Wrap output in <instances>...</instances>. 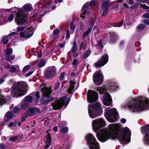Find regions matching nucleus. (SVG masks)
I'll return each mask as SVG.
<instances>
[{
    "label": "nucleus",
    "mask_w": 149,
    "mask_h": 149,
    "mask_svg": "<svg viewBox=\"0 0 149 149\" xmlns=\"http://www.w3.org/2000/svg\"><path fill=\"white\" fill-rule=\"evenodd\" d=\"M120 127L117 124L109 125L105 130H102L100 133H97L98 139L102 142H104L109 139H115L118 138L122 143H129L130 141L131 135L130 130L127 127L124 128L122 133L119 134L118 132Z\"/></svg>",
    "instance_id": "1"
},
{
    "label": "nucleus",
    "mask_w": 149,
    "mask_h": 149,
    "mask_svg": "<svg viewBox=\"0 0 149 149\" xmlns=\"http://www.w3.org/2000/svg\"><path fill=\"white\" fill-rule=\"evenodd\" d=\"M149 100L145 97L139 96L132 99L127 104L126 106L133 112L142 111L148 107Z\"/></svg>",
    "instance_id": "2"
},
{
    "label": "nucleus",
    "mask_w": 149,
    "mask_h": 149,
    "mask_svg": "<svg viewBox=\"0 0 149 149\" xmlns=\"http://www.w3.org/2000/svg\"><path fill=\"white\" fill-rule=\"evenodd\" d=\"M28 86L25 82L19 81L15 83L11 88V95L15 97L25 95L27 91Z\"/></svg>",
    "instance_id": "3"
},
{
    "label": "nucleus",
    "mask_w": 149,
    "mask_h": 149,
    "mask_svg": "<svg viewBox=\"0 0 149 149\" xmlns=\"http://www.w3.org/2000/svg\"><path fill=\"white\" fill-rule=\"evenodd\" d=\"M88 111L90 117L94 118L100 115L101 112H102V108L100 103L97 102L93 105H89Z\"/></svg>",
    "instance_id": "4"
},
{
    "label": "nucleus",
    "mask_w": 149,
    "mask_h": 149,
    "mask_svg": "<svg viewBox=\"0 0 149 149\" xmlns=\"http://www.w3.org/2000/svg\"><path fill=\"white\" fill-rule=\"evenodd\" d=\"M46 85V83L42 84L41 85L40 87L42 88V91L44 96L46 97H43L41 100L42 103L44 104H47L49 101L54 100V98L52 97L51 95V89L49 88H47L45 86Z\"/></svg>",
    "instance_id": "5"
},
{
    "label": "nucleus",
    "mask_w": 149,
    "mask_h": 149,
    "mask_svg": "<svg viewBox=\"0 0 149 149\" xmlns=\"http://www.w3.org/2000/svg\"><path fill=\"white\" fill-rule=\"evenodd\" d=\"M117 115L116 110L114 108H107L105 110V117L109 122H113L116 121L115 116H117Z\"/></svg>",
    "instance_id": "6"
},
{
    "label": "nucleus",
    "mask_w": 149,
    "mask_h": 149,
    "mask_svg": "<svg viewBox=\"0 0 149 149\" xmlns=\"http://www.w3.org/2000/svg\"><path fill=\"white\" fill-rule=\"evenodd\" d=\"M86 138L91 149H99V145L93 135L88 134L86 136Z\"/></svg>",
    "instance_id": "7"
},
{
    "label": "nucleus",
    "mask_w": 149,
    "mask_h": 149,
    "mask_svg": "<svg viewBox=\"0 0 149 149\" xmlns=\"http://www.w3.org/2000/svg\"><path fill=\"white\" fill-rule=\"evenodd\" d=\"M66 99L67 97L64 96L58 100H57L54 103H52V106L53 109L54 110H56L62 108L64 105V103H65V107H66L70 101V99L66 100Z\"/></svg>",
    "instance_id": "8"
},
{
    "label": "nucleus",
    "mask_w": 149,
    "mask_h": 149,
    "mask_svg": "<svg viewBox=\"0 0 149 149\" xmlns=\"http://www.w3.org/2000/svg\"><path fill=\"white\" fill-rule=\"evenodd\" d=\"M15 21L18 25H22L28 21L27 17L24 14L21 9H19Z\"/></svg>",
    "instance_id": "9"
},
{
    "label": "nucleus",
    "mask_w": 149,
    "mask_h": 149,
    "mask_svg": "<svg viewBox=\"0 0 149 149\" xmlns=\"http://www.w3.org/2000/svg\"><path fill=\"white\" fill-rule=\"evenodd\" d=\"M105 125V122L103 119H96L93 120L92 128L94 131L96 132L101 127L104 126Z\"/></svg>",
    "instance_id": "10"
},
{
    "label": "nucleus",
    "mask_w": 149,
    "mask_h": 149,
    "mask_svg": "<svg viewBox=\"0 0 149 149\" xmlns=\"http://www.w3.org/2000/svg\"><path fill=\"white\" fill-rule=\"evenodd\" d=\"M93 80L95 84L97 86L101 85L103 81V76L101 70L96 71L93 77Z\"/></svg>",
    "instance_id": "11"
},
{
    "label": "nucleus",
    "mask_w": 149,
    "mask_h": 149,
    "mask_svg": "<svg viewBox=\"0 0 149 149\" xmlns=\"http://www.w3.org/2000/svg\"><path fill=\"white\" fill-rule=\"evenodd\" d=\"M98 97L97 93L94 91L89 90L87 94V100L89 102H94L98 99Z\"/></svg>",
    "instance_id": "12"
},
{
    "label": "nucleus",
    "mask_w": 149,
    "mask_h": 149,
    "mask_svg": "<svg viewBox=\"0 0 149 149\" xmlns=\"http://www.w3.org/2000/svg\"><path fill=\"white\" fill-rule=\"evenodd\" d=\"M142 133L145 135L143 139L144 143L146 144H149V125L143 127L141 128Z\"/></svg>",
    "instance_id": "13"
},
{
    "label": "nucleus",
    "mask_w": 149,
    "mask_h": 149,
    "mask_svg": "<svg viewBox=\"0 0 149 149\" xmlns=\"http://www.w3.org/2000/svg\"><path fill=\"white\" fill-rule=\"evenodd\" d=\"M33 29L32 27L28 29L27 30L21 32L19 35L21 38L28 39L31 37L33 34Z\"/></svg>",
    "instance_id": "14"
},
{
    "label": "nucleus",
    "mask_w": 149,
    "mask_h": 149,
    "mask_svg": "<svg viewBox=\"0 0 149 149\" xmlns=\"http://www.w3.org/2000/svg\"><path fill=\"white\" fill-rule=\"evenodd\" d=\"M108 59V57L107 55L105 54L97 62L95 63V67L97 68L103 66L107 63Z\"/></svg>",
    "instance_id": "15"
},
{
    "label": "nucleus",
    "mask_w": 149,
    "mask_h": 149,
    "mask_svg": "<svg viewBox=\"0 0 149 149\" xmlns=\"http://www.w3.org/2000/svg\"><path fill=\"white\" fill-rule=\"evenodd\" d=\"M40 112V109L36 107L30 108L26 111L25 115L26 116H32Z\"/></svg>",
    "instance_id": "16"
},
{
    "label": "nucleus",
    "mask_w": 149,
    "mask_h": 149,
    "mask_svg": "<svg viewBox=\"0 0 149 149\" xmlns=\"http://www.w3.org/2000/svg\"><path fill=\"white\" fill-rule=\"evenodd\" d=\"M103 103L104 105L109 106L112 103L111 98L109 93H105L103 96Z\"/></svg>",
    "instance_id": "17"
},
{
    "label": "nucleus",
    "mask_w": 149,
    "mask_h": 149,
    "mask_svg": "<svg viewBox=\"0 0 149 149\" xmlns=\"http://www.w3.org/2000/svg\"><path fill=\"white\" fill-rule=\"evenodd\" d=\"M56 69L54 67H53L52 68L46 70L44 74L45 77L47 79H49L51 76L52 73L56 72Z\"/></svg>",
    "instance_id": "18"
},
{
    "label": "nucleus",
    "mask_w": 149,
    "mask_h": 149,
    "mask_svg": "<svg viewBox=\"0 0 149 149\" xmlns=\"http://www.w3.org/2000/svg\"><path fill=\"white\" fill-rule=\"evenodd\" d=\"M46 133L47 134V138L46 141V145L45 147V149H46L50 146L52 141V139L49 133V130H47L46 131Z\"/></svg>",
    "instance_id": "19"
},
{
    "label": "nucleus",
    "mask_w": 149,
    "mask_h": 149,
    "mask_svg": "<svg viewBox=\"0 0 149 149\" xmlns=\"http://www.w3.org/2000/svg\"><path fill=\"white\" fill-rule=\"evenodd\" d=\"M88 4L87 3H85L83 7L81 10V14L80 16L84 18L85 17V15H88V12L87 11L88 10Z\"/></svg>",
    "instance_id": "20"
},
{
    "label": "nucleus",
    "mask_w": 149,
    "mask_h": 149,
    "mask_svg": "<svg viewBox=\"0 0 149 149\" xmlns=\"http://www.w3.org/2000/svg\"><path fill=\"white\" fill-rule=\"evenodd\" d=\"M13 116V114L12 112L8 111L5 114L4 120L6 122L8 121Z\"/></svg>",
    "instance_id": "21"
},
{
    "label": "nucleus",
    "mask_w": 149,
    "mask_h": 149,
    "mask_svg": "<svg viewBox=\"0 0 149 149\" xmlns=\"http://www.w3.org/2000/svg\"><path fill=\"white\" fill-rule=\"evenodd\" d=\"M60 126L62 127V128L61 130V132L63 133H65L67 132L68 131V128L67 127H63V125H66V123L65 121H62L60 123Z\"/></svg>",
    "instance_id": "22"
},
{
    "label": "nucleus",
    "mask_w": 149,
    "mask_h": 149,
    "mask_svg": "<svg viewBox=\"0 0 149 149\" xmlns=\"http://www.w3.org/2000/svg\"><path fill=\"white\" fill-rule=\"evenodd\" d=\"M75 83L74 81H70V85L69 88L68 89V93H71L73 91L74 89V85Z\"/></svg>",
    "instance_id": "23"
},
{
    "label": "nucleus",
    "mask_w": 149,
    "mask_h": 149,
    "mask_svg": "<svg viewBox=\"0 0 149 149\" xmlns=\"http://www.w3.org/2000/svg\"><path fill=\"white\" fill-rule=\"evenodd\" d=\"M97 90L100 94H103L106 91V87L103 85L102 87H97Z\"/></svg>",
    "instance_id": "24"
},
{
    "label": "nucleus",
    "mask_w": 149,
    "mask_h": 149,
    "mask_svg": "<svg viewBox=\"0 0 149 149\" xmlns=\"http://www.w3.org/2000/svg\"><path fill=\"white\" fill-rule=\"evenodd\" d=\"M92 27L89 28L87 30L83 32V39H84L91 32L92 30Z\"/></svg>",
    "instance_id": "25"
},
{
    "label": "nucleus",
    "mask_w": 149,
    "mask_h": 149,
    "mask_svg": "<svg viewBox=\"0 0 149 149\" xmlns=\"http://www.w3.org/2000/svg\"><path fill=\"white\" fill-rule=\"evenodd\" d=\"M18 35V33L17 32H13L9 34L7 36H4L2 37V40H4L9 38V37L11 36H17Z\"/></svg>",
    "instance_id": "26"
},
{
    "label": "nucleus",
    "mask_w": 149,
    "mask_h": 149,
    "mask_svg": "<svg viewBox=\"0 0 149 149\" xmlns=\"http://www.w3.org/2000/svg\"><path fill=\"white\" fill-rule=\"evenodd\" d=\"M106 37L107 36H105L103 39L100 40L98 43L99 46L102 48H103L102 44H105L106 43V41L107 40V38Z\"/></svg>",
    "instance_id": "27"
},
{
    "label": "nucleus",
    "mask_w": 149,
    "mask_h": 149,
    "mask_svg": "<svg viewBox=\"0 0 149 149\" xmlns=\"http://www.w3.org/2000/svg\"><path fill=\"white\" fill-rule=\"evenodd\" d=\"M109 86L110 87V90L111 91L116 90L118 88L117 85L114 83H111L109 85Z\"/></svg>",
    "instance_id": "28"
},
{
    "label": "nucleus",
    "mask_w": 149,
    "mask_h": 149,
    "mask_svg": "<svg viewBox=\"0 0 149 149\" xmlns=\"http://www.w3.org/2000/svg\"><path fill=\"white\" fill-rule=\"evenodd\" d=\"M29 106V103L23 100L21 102V107L23 109L27 108Z\"/></svg>",
    "instance_id": "29"
},
{
    "label": "nucleus",
    "mask_w": 149,
    "mask_h": 149,
    "mask_svg": "<svg viewBox=\"0 0 149 149\" xmlns=\"http://www.w3.org/2000/svg\"><path fill=\"white\" fill-rule=\"evenodd\" d=\"M91 50H87L83 55L82 58L84 60L87 58L91 54Z\"/></svg>",
    "instance_id": "30"
},
{
    "label": "nucleus",
    "mask_w": 149,
    "mask_h": 149,
    "mask_svg": "<svg viewBox=\"0 0 149 149\" xmlns=\"http://www.w3.org/2000/svg\"><path fill=\"white\" fill-rule=\"evenodd\" d=\"M19 67L18 65L12 66L10 68V71L12 73H14L18 71L19 69Z\"/></svg>",
    "instance_id": "31"
},
{
    "label": "nucleus",
    "mask_w": 149,
    "mask_h": 149,
    "mask_svg": "<svg viewBox=\"0 0 149 149\" xmlns=\"http://www.w3.org/2000/svg\"><path fill=\"white\" fill-rule=\"evenodd\" d=\"M24 9L26 11H29L32 8L31 5L30 4H26L24 6Z\"/></svg>",
    "instance_id": "32"
},
{
    "label": "nucleus",
    "mask_w": 149,
    "mask_h": 149,
    "mask_svg": "<svg viewBox=\"0 0 149 149\" xmlns=\"http://www.w3.org/2000/svg\"><path fill=\"white\" fill-rule=\"evenodd\" d=\"M24 100L27 102H31L33 100V98L32 96L29 95L26 96Z\"/></svg>",
    "instance_id": "33"
},
{
    "label": "nucleus",
    "mask_w": 149,
    "mask_h": 149,
    "mask_svg": "<svg viewBox=\"0 0 149 149\" xmlns=\"http://www.w3.org/2000/svg\"><path fill=\"white\" fill-rule=\"evenodd\" d=\"M109 1L107 0L104 1L102 5V7L103 8H107V7L109 8Z\"/></svg>",
    "instance_id": "34"
},
{
    "label": "nucleus",
    "mask_w": 149,
    "mask_h": 149,
    "mask_svg": "<svg viewBox=\"0 0 149 149\" xmlns=\"http://www.w3.org/2000/svg\"><path fill=\"white\" fill-rule=\"evenodd\" d=\"M73 47H72L71 50V51L72 52H76L77 50V45L75 41H74L73 42Z\"/></svg>",
    "instance_id": "35"
},
{
    "label": "nucleus",
    "mask_w": 149,
    "mask_h": 149,
    "mask_svg": "<svg viewBox=\"0 0 149 149\" xmlns=\"http://www.w3.org/2000/svg\"><path fill=\"white\" fill-rule=\"evenodd\" d=\"M45 62L44 60H41L39 61L38 64V66L39 68H41L44 66Z\"/></svg>",
    "instance_id": "36"
},
{
    "label": "nucleus",
    "mask_w": 149,
    "mask_h": 149,
    "mask_svg": "<svg viewBox=\"0 0 149 149\" xmlns=\"http://www.w3.org/2000/svg\"><path fill=\"white\" fill-rule=\"evenodd\" d=\"M13 52V49L11 48H8L6 51V54L10 55Z\"/></svg>",
    "instance_id": "37"
},
{
    "label": "nucleus",
    "mask_w": 149,
    "mask_h": 149,
    "mask_svg": "<svg viewBox=\"0 0 149 149\" xmlns=\"http://www.w3.org/2000/svg\"><path fill=\"white\" fill-rule=\"evenodd\" d=\"M30 67V66L29 65H26L24 66L22 70V72L23 73H24L27 71Z\"/></svg>",
    "instance_id": "38"
},
{
    "label": "nucleus",
    "mask_w": 149,
    "mask_h": 149,
    "mask_svg": "<svg viewBox=\"0 0 149 149\" xmlns=\"http://www.w3.org/2000/svg\"><path fill=\"white\" fill-rule=\"evenodd\" d=\"M35 101L36 103H38V100L40 98L39 93L38 92H37L35 95Z\"/></svg>",
    "instance_id": "39"
},
{
    "label": "nucleus",
    "mask_w": 149,
    "mask_h": 149,
    "mask_svg": "<svg viewBox=\"0 0 149 149\" xmlns=\"http://www.w3.org/2000/svg\"><path fill=\"white\" fill-rule=\"evenodd\" d=\"M15 56H14L11 55L7 57L6 59L9 61H11V60H13Z\"/></svg>",
    "instance_id": "40"
},
{
    "label": "nucleus",
    "mask_w": 149,
    "mask_h": 149,
    "mask_svg": "<svg viewBox=\"0 0 149 149\" xmlns=\"http://www.w3.org/2000/svg\"><path fill=\"white\" fill-rule=\"evenodd\" d=\"M145 25L143 24H141L137 26V29L138 30H141L145 27Z\"/></svg>",
    "instance_id": "41"
},
{
    "label": "nucleus",
    "mask_w": 149,
    "mask_h": 149,
    "mask_svg": "<svg viewBox=\"0 0 149 149\" xmlns=\"http://www.w3.org/2000/svg\"><path fill=\"white\" fill-rule=\"evenodd\" d=\"M14 17L13 14H11L10 15L7 21L9 22H10L13 20Z\"/></svg>",
    "instance_id": "42"
},
{
    "label": "nucleus",
    "mask_w": 149,
    "mask_h": 149,
    "mask_svg": "<svg viewBox=\"0 0 149 149\" xmlns=\"http://www.w3.org/2000/svg\"><path fill=\"white\" fill-rule=\"evenodd\" d=\"M18 138L17 136H11L9 139V140L10 141H14L16 140Z\"/></svg>",
    "instance_id": "43"
},
{
    "label": "nucleus",
    "mask_w": 149,
    "mask_h": 149,
    "mask_svg": "<svg viewBox=\"0 0 149 149\" xmlns=\"http://www.w3.org/2000/svg\"><path fill=\"white\" fill-rule=\"evenodd\" d=\"M65 74V72H62L59 77V79L60 80H63L64 79V75Z\"/></svg>",
    "instance_id": "44"
},
{
    "label": "nucleus",
    "mask_w": 149,
    "mask_h": 149,
    "mask_svg": "<svg viewBox=\"0 0 149 149\" xmlns=\"http://www.w3.org/2000/svg\"><path fill=\"white\" fill-rule=\"evenodd\" d=\"M25 28V27L19 26L17 28V30L18 31H22L24 30Z\"/></svg>",
    "instance_id": "45"
},
{
    "label": "nucleus",
    "mask_w": 149,
    "mask_h": 149,
    "mask_svg": "<svg viewBox=\"0 0 149 149\" xmlns=\"http://www.w3.org/2000/svg\"><path fill=\"white\" fill-rule=\"evenodd\" d=\"M139 3H135L133 5L131 6V9H134V8H136L138 7V6L139 5Z\"/></svg>",
    "instance_id": "46"
},
{
    "label": "nucleus",
    "mask_w": 149,
    "mask_h": 149,
    "mask_svg": "<svg viewBox=\"0 0 149 149\" xmlns=\"http://www.w3.org/2000/svg\"><path fill=\"white\" fill-rule=\"evenodd\" d=\"M6 79V77H0V84L3 83Z\"/></svg>",
    "instance_id": "47"
},
{
    "label": "nucleus",
    "mask_w": 149,
    "mask_h": 149,
    "mask_svg": "<svg viewBox=\"0 0 149 149\" xmlns=\"http://www.w3.org/2000/svg\"><path fill=\"white\" fill-rule=\"evenodd\" d=\"M59 31L58 29H55L53 31L54 35L55 36L57 35L59 33Z\"/></svg>",
    "instance_id": "48"
},
{
    "label": "nucleus",
    "mask_w": 149,
    "mask_h": 149,
    "mask_svg": "<svg viewBox=\"0 0 149 149\" xmlns=\"http://www.w3.org/2000/svg\"><path fill=\"white\" fill-rule=\"evenodd\" d=\"M142 17L143 18H149V13H146L144 14L142 16Z\"/></svg>",
    "instance_id": "49"
},
{
    "label": "nucleus",
    "mask_w": 149,
    "mask_h": 149,
    "mask_svg": "<svg viewBox=\"0 0 149 149\" xmlns=\"http://www.w3.org/2000/svg\"><path fill=\"white\" fill-rule=\"evenodd\" d=\"M141 7L143 8L144 9H149V7L145 4H141Z\"/></svg>",
    "instance_id": "50"
},
{
    "label": "nucleus",
    "mask_w": 149,
    "mask_h": 149,
    "mask_svg": "<svg viewBox=\"0 0 149 149\" xmlns=\"http://www.w3.org/2000/svg\"><path fill=\"white\" fill-rule=\"evenodd\" d=\"M80 29L81 30L83 31L84 29V24L83 22H81L80 23Z\"/></svg>",
    "instance_id": "51"
},
{
    "label": "nucleus",
    "mask_w": 149,
    "mask_h": 149,
    "mask_svg": "<svg viewBox=\"0 0 149 149\" xmlns=\"http://www.w3.org/2000/svg\"><path fill=\"white\" fill-rule=\"evenodd\" d=\"M108 9H109V7H107V8H105L104 10L102 13V15L103 16H104L107 14Z\"/></svg>",
    "instance_id": "52"
},
{
    "label": "nucleus",
    "mask_w": 149,
    "mask_h": 149,
    "mask_svg": "<svg viewBox=\"0 0 149 149\" xmlns=\"http://www.w3.org/2000/svg\"><path fill=\"white\" fill-rule=\"evenodd\" d=\"M19 111V109L18 107H15L13 109V112L15 113H18Z\"/></svg>",
    "instance_id": "53"
},
{
    "label": "nucleus",
    "mask_w": 149,
    "mask_h": 149,
    "mask_svg": "<svg viewBox=\"0 0 149 149\" xmlns=\"http://www.w3.org/2000/svg\"><path fill=\"white\" fill-rule=\"evenodd\" d=\"M95 1H91L90 4H89V6L91 7H93V6H95Z\"/></svg>",
    "instance_id": "54"
},
{
    "label": "nucleus",
    "mask_w": 149,
    "mask_h": 149,
    "mask_svg": "<svg viewBox=\"0 0 149 149\" xmlns=\"http://www.w3.org/2000/svg\"><path fill=\"white\" fill-rule=\"evenodd\" d=\"M70 29L72 30H74V29H75V27L74 26V25L72 23H70Z\"/></svg>",
    "instance_id": "55"
},
{
    "label": "nucleus",
    "mask_w": 149,
    "mask_h": 149,
    "mask_svg": "<svg viewBox=\"0 0 149 149\" xmlns=\"http://www.w3.org/2000/svg\"><path fill=\"white\" fill-rule=\"evenodd\" d=\"M78 64V61L77 59H74L72 62V64L73 65H75Z\"/></svg>",
    "instance_id": "56"
},
{
    "label": "nucleus",
    "mask_w": 149,
    "mask_h": 149,
    "mask_svg": "<svg viewBox=\"0 0 149 149\" xmlns=\"http://www.w3.org/2000/svg\"><path fill=\"white\" fill-rule=\"evenodd\" d=\"M60 86V84L59 82H57L55 84L54 87L55 89H57L59 88Z\"/></svg>",
    "instance_id": "57"
},
{
    "label": "nucleus",
    "mask_w": 149,
    "mask_h": 149,
    "mask_svg": "<svg viewBox=\"0 0 149 149\" xmlns=\"http://www.w3.org/2000/svg\"><path fill=\"white\" fill-rule=\"evenodd\" d=\"M72 54L73 57L74 58H76L78 56V54L76 52H72Z\"/></svg>",
    "instance_id": "58"
},
{
    "label": "nucleus",
    "mask_w": 149,
    "mask_h": 149,
    "mask_svg": "<svg viewBox=\"0 0 149 149\" xmlns=\"http://www.w3.org/2000/svg\"><path fill=\"white\" fill-rule=\"evenodd\" d=\"M137 2L144 3H147V2L146 0H136Z\"/></svg>",
    "instance_id": "59"
},
{
    "label": "nucleus",
    "mask_w": 149,
    "mask_h": 149,
    "mask_svg": "<svg viewBox=\"0 0 149 149\" xmlns=\"http://www.w3.org/2000/svg\"><path fill=\"white\" fill-rule=\"evenodd\" d=\"M5 146L3 143H1L0 144V149H5Z\"/></svg>",
    "instance_id": "60"
},
{
    "label": "nucleus",
    "mask_w": 149,
    "mask_h": 149,
    "mask_svg": "<svg viewBox=\"0 0 149 149\" xmlns=\"http://www.w3.org/2000/svg\"><path fill=\"white\" fill-rule=\"evenodd\" d=\"M7 39H6L5 40H2V41H3V43L5 45V44H7L9 40H8L7 39Z\"/></svg>",
    "instance_id": "61"
},
{
    "label": "nucleus",
    "mask_w": 149,
    "mask_h": 149,
    "mask_svg": "<svg viewBox=\"0 0 149 149\" xmlns=\"http://www.w3.org/2000/svg\"><path fill=\"white\" fill-rule=\"evenodd\" d=\"M143 23L146 25L149 24V19H144L143 20Z\"/></svg>",
    "instance_id": "62"
},
{
    "label": "nucleus",
    "mask_w": 149,
    "mask_h": 149,
    "mask_svg": "<svg viewBox=\"0 0 149 149\" xmlns=\"http://www.w3.org/2000/svg\"><path fill=\"white\" fill-rule=\"evenodd\" d=\"M82 49H84L83 43V42H82L80 44L79 47V50H81Z\"/></svg>",
    "instance_id": "63"
},
{
    "label": "nucleus",
    "mask_w": 149,
    "mask_h": 149,
    "mask_svg": "<svg viewBox=\"0 0 149 149\" xmlns=\"http://www.w3.org/2000/svg\"><path fill=\"white\" fill-rule=\"evenodd\" d=\"M21 123L20 122H16L15 123V126L16 127L17 125L19 126H20Z\"/></svg>",
    "instance_id": "64"
}]
</instances>
